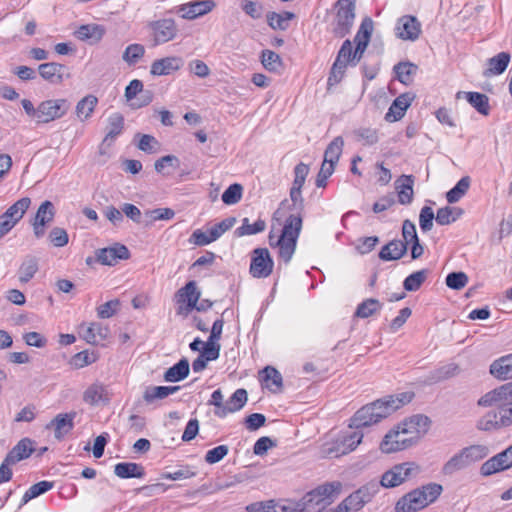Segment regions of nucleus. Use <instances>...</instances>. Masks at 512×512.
<instances>
[{
  "mask_svg": "<svg viewBox=\"0 0 512 512\" xmlns=\"http://www.w3.org/2000/svg\"><path fill=\"white\" fill-rule=\"evenodd\" d=\"M430 419L418 414L391 429L380 443L383 453H394L415 445L428 431Z\"/></svg>",
  "mask_w": 512,
  "mask_h": 512,
  "instance_id": "1",
  "label": "nucleus"
},
{
  "mask_svg": "<svg viewBox=\"0 0 512 512\" xmlns=\"http://www.w3.org/2000/svg\"><path fill=\"white\" fill-rule=\"evenodd\" d=\"M302 229L301 214H291L285 221L281 235L276 237L273 232L269 233V244L271 247H278L279 257L288 263L296 249L297 239Z\"/></svg>",
  "mask_w": 512,
  "mask_h": 512,
  "instance_id": "2",
  "label": "nucleus"
},
{
  "mask_svg": "<svg viewBox=\"0 0 512 512\" xmlns=\"http://www.w3.org/2000/svg\"><path fill=\"white\" fill-rule=\"evenodd\" d=\"M334 491L332 483L320 485L306 493L299 501L287 502V512H322L332 503Z\"/></svg>",
  "mask_w": 512,
  "mask_h": 512,
  "instance_id": "3",
  "label": "nucleus"
},
{
  "mask_svg": "<svg viewBox=\"0 0 512 512\" xmlns=\"http://www.w3.org/2000/svg\"><path fill=\"white\" fill-rule=\"evenodd\" d=\"M442 486L429 483L402 496L395 505L396 512H416L433 503L442 493Z\"/></svg>",
  "mask_w": 512,
  "mask_h": 512,
  "instance_id": "4",
  "label": "nucleus"
},
{
  "mask_svg": "<svg viewBox=\"0 0 512 512\" xmlns=\"http://www.w3.org/2000/svg\"><path fill=\"white\" fill-rule=\"evenodd\" d=\"M478 405L496 407L500 414V424L505 427L512 425V383L504 384L484 394Z\"/></svg>",
  "mask_w": 512,
  "mask_h": 512,
  "instance_id": "5",
  "label": "nucleus"
},
{
  "mask_svg": "<svg viewBox=\"0 0 512 512\" xmlns=\"http://www.w3.org/2000/svg\"><path fill=\"white\" fill-rule=\"evenodd\" d=\"M396 410L397 406L393 405V401L383 404L382 400H377L361 407L351 418L349 427L360 431L361 428L380 422Z\"/></svg>",
  "mask_w": 512,
  "mask_h": 512,
  "instance_id": "6",
  "label": "nucleus"
},
{
  "mask_svg": "<svg viewBox=\"0 0 512 512\" xmlns=\"http://www.w3.org/2000/svg\"><path fill=\"white\" fill-rule=\"evenodd\" d=\"M489 450L484 445H471L461 449L453 455L442 467L444 475L451 476L461 470L466 469L475 462L484 459Z\"/></svg>",
  "mask_w": 512,
  "mask_h": 512,
  "instance_id": "7",
  "label": "nucleus"
},
{
  "mask_svg": "<svg viewBox=\"0 0 512 512\" xmlns=\"http://www.w3.org/2000/svg\"><path fill=\"white\" fill-rule=\"evenodd\" d=\"M419 472L420 467L414 462L396 464L382 475L380 485L384 488H394L415 477Z\"/></svg>",
  "mask_w": 512,
  "mask_h": 512,
  "instance_id": "8",
  "label": "nucleus"
},
{
  "mask_svg": "<svg viewBox=\"0 0 512 512\" xmlns=\"http://www.w3.org/2000/svg\"><path fill=\"white\" fill-rule=\"evenodd\" d=\"M336 7V24L333 33L336 37L343 38L350 32L354 23L355 0H338Z\"/></svg>",
  "mask_w": 512,
  "mask_h": 512,
  "instance_id": "9",
  "label": "nucleus"
},
{
  "mask_svg": "<svg viewBox=\"0 0 512 512\" xmlns=\"http://www.w3.org/2000/svg\"><path fill=\"white\" fill-rule=\"evenodd\" d=\"M352 54V42L347 39L342 43L337 57L331 67L327 82L329 87L338 84L342 80L348 65L354 66Z\"/></svg>",
  "mask_w": 512,
  "mask_h": 512,
  "instance_id": "10",
  "label": "nucleus"
},
{
  "mask_svg": "<svg viewBox=\"0 0 512 512\" xmlns=\"http://www.w3.org/2000/svg\"><path fill=\"white\" fill-rule=\"evenodd\" d=\"M70 109L67 99H49L38 105L37 123H49L64 116Z\"/></svg>",
  "mask_w": 512,
  "mask_h": 512,
  "instance_id": "11",
  "label": "nucleus"
},
{
  "mask_svg": "<svg viewBox=\"0 0 512 512\" xmlns=\"http://www.w3.org/2000/svg\"><path fill=\"white\" fill-rule=\"evenodd\" d=\"M362 438L363 433L361 431H353L352 433L337 439L331 446H325L323 448V453L326 456L334 457L346 455L357 448V446L361 443Z\"/></svg>",
  "mask_w": 512,
  "mask_h": 512,
  "instance_id": "12",
  "label": "nucleus"
},
{
  "mask_svg": "<svg viewBox=\"0 0 512 512\" xmlns=\"http://www.w3.org/2000/svg\"><path fill=\"white\" fill-rule=\"evenodd\" d=\"M274 262L267 248H256L252 252L250 273L255 278H266L271 275Z\"/></svg>",
  "mask_w": 512,
  "mask_h": 512,
  "instance_id": "13",
  "label": "nucleus"
},
{
  "mask_svg": "<svg viewBox=\"0 0 512 512\" xmlns=\"http://www.w3.org/2000/svg\"><path fill=\"white\" fill-rule=\"evenodd\" d=\"M154 45L164 44L173 40L178 33L177 25L172 18H164L149 23Z\"/></svg>",
  "mask_w": 512,
  "mask_h": 512,
  "instance_id": "14",
  "label": "nucleus"
},
{
  "mask_svg": "<svg viewBox=\"0 0 512 512\" xmlns=\"http://www.w3.org/2000/svg\"><path fill=\"white\" fill-rule=\"evenodd\" d=\"M125 98L131 102L132 108L138 109L152 102L153 93L150 90L143 89L142 81L134 79L125 88Z\"/></svg>",
  "mask_w": 512,
  "mask_h": 512,
  "instance_id": "15",
  "label": "nucleus"
},
{
  "mask_svg": "<svg viewBox=\"0 0 512 512\" xmlns=\"http://www.w3.org/2000/svg\"><path fill=\"white\" fill-rule=\"evenodd\" d=\"M510 467H512V445L485 461L481 465L480 472L483 476H490Z\"/></svg>",
  "mask_w": 512,
  "mask_h": 512,
  "instance_id": "16",
  "label": "nucleus"
},
{
  "mask_svg": "<svg viewBox=\"0 0 512 512\" xmlns=\"http://www.w3.org/2000/svg\"><path fill=\"white\" fill-rule=\"evenodd\" d=\"M129 249L120 243H116L111 247L101 248L96 250V261L102 265L113 266L119 260H127L130 258Z\"/></svg>",
  "mask_w": 512,
  "mask_h": 512,
  "instance_id": "17",
  "label": "nucleus"
},
{
  "mask_svg": "<svg viewBox=\"0 0 512 512\" xmlns=\"http://www.w3.org/2000/svg\"><path fill=\"white\" fill-rule=\"evenodd\" d=\"M295 179L290 190V199L293 202V206L297 211L303 207V198L301 195V189L305 183V179L309 173V166L303 162H300L294 169ZM300 214V212H297Z\"/></svg>",
  "mask_w": 512,
  "mask_h": 512,
  "instance_id": "18",
  "label": "nucleus"
},
{
  "mask_svg": "<svg viewBox=\"0 0 512 512\" xmlns=\"http://www.w3.org/2000/svg\"><path fill=\"white\" fill-rule=\"evenodd\" d=\"M82 399L90 406L107 405L111 400V395L105 384L96 381L85 389Z\"/></svg>",
  "mask_w": 512,
  "mask_h": 512,
  "instance_id": "19",
  "label": "nucleus"
},
{
  "mask_svg": "<svg viewBox=\"0 0 512 512\" xmlns=\"http://www.w3.org/2000/svg\"><path fill=\"white\" fill-rule=\"evenodd\" d=\"M396 35L403 40L415 41L421 33V24L415 16H402L396 26Z\"/></svg>",
  "mask_w": 512,
  "mask_h": 512,
  "instance_id": "20",
  "label": "nucleus"
},
{
  "mask_svg": "<svg viewBox=\"0 0 512 512\" xmlns=\"http://www.w3.org/2000/svg\"><path fill=\"white\" fill-rule=\"evenodd\" d=\"M40 76L51 84H60L65 78H69L70 74L65 65L48 62L38 66Z\"/></svg>",
  "mask_w": 512,
  "mask_h": 512,
  "instance_id": "21",
  "label": "nucleus"
},
{
  "mask_svg": "<svg viewBox=\"0 0 512 512\" xmlns=\"http://www.w3.org/2000/svg\"><path fill=\"white\" fill-rule=\"evenodd\" d=\"M214 7L213 0H196L179 6L178 13L183 19L192 20L209 13Z\"/></svg>",
  "mask_w": 512,
  "mask_h": 512,
  "instance_id": "22",
  "label": "nucleus"
},
{
  "mask_svg": "<svg viewBox=\"0 0 512 512\" xmlns=\"http://www.w3.org/2000/svg\"><path fill=\"white\" fill-rule=\"evenodd\" d=\"M200 298V291L197 289L195 281H189L186 285L180 288L176 294L175 299L177 303H186L185 313L187 314L196 307Z\"/></svg>",
  "mask_w": 512,
  "mask_h": 512,
  "instance_id": "23",
  "label": "nucleus"
},
{
  "mask_svg": "<svg viewBox=\"0 0 512 512\" xmlns=\"http://www.w3.org/2000/svg\"><path fill=\"white\" fill-rule=\"evenodd\" d=\"M184 65V61L178 56H169L155 60L150 69V73L154 76L169 75L178 71Z\"/></svg>",
  "mask_w": 512,
  "mask_h": 512,
  "instance_id": "24",
  "label": "nucleus"
},
{
  "mask_svg": "<svg viewBox=\"0 0 512 512\" xmlns=\"http://www.w3.org/2000/svg\"><path fill=\"white\" fill-rule=\"evenodd\" d=\"M247 400V391L243 388L237 389L225 402V408L222 410H214V414L219 418H224L229 413H234L242 409Z\"/></svg>",
  "mask_w": 512,
  "mask_h": 512,
  "instance_id": "25",
  "label": "nucleus"
},
{
  "mask_svg": "<svg viewBox=\"0 0 512 512\" xmlns=\"http://www.w3.org/2000/svg\"><path fill=\"white\" fill-rule=\"evenodd\" d=\"M76 416L75 412L58 414L51 422L47 425V428H54V437L57 440H62L64 435L69 433L73 427V420Z\"/></svg>",
  "mask_w": 512,
  "mask_h": 512,
  "instance_id": "26",
  "label": "nucleus"
},
{
  "mask_svg": "<svg viewBox=\"0 0 512 512\" xmlns=\"http://www.w3.org/2000/svg\"><path fill=\"white\" fill-rule=\"evenodd\" d=\"M412 100L413 97L408 93L398 96L389 107L388 112L385 115V120L388 122L400 120L404 116L405 111L410 106Z\"/></svg>",
  "mask_w": 512,
  "mask_h": 512,
  "instance_id": "27",
  "label": "nucleus"
},
{
  "mask_svg": "<svg viewBox=\"0 0 512 512\" xmlns=\"http://www.w3.org/2000/svg\"><path fill=\"white\" fill-rule=\"evenodd\" d=\"M123 128H124L123 116L118 112L111 114L108 117V123L105 128L106 135L102 141V147L103 146L111 147L115 138L122 133Z\"/></svg>",
  "mask_w": 512,
  "mask_h": 512,
  "instance_id": "28",
  "label": "nucleus"
},
{
  "mask_svg": "<svg viewBox=\"0 0 512 512\" xmlns=\"http://www.w3.org/2000/svg\"><path fill=\"white\" fill-rule=\"evenodd\" d=\"M464 96L468 103L483 116L490 114L489 98L487 95L479 92H458L457 98Z\"/></svg>",
  "mask_w": 512,
  "mask_h": 512,
  "instance_id": "29",
  "label": "nucleus"
},
{
  "mask_svg": "<svg viewBox=\"0 0 512 512\" xmlns=\"http://www.w3.org/2000/svg\"><path fill=\"white\" fill-rule=\"evenodd\" d=\"M34 451L33 441L29 438L21 439L6 455L10 462L15 464L27 459Z\"/></svg>",
  "mask_w": 512,
  "mask_h": 512,
  "instance_id": "30",
  "label": "nucleus"
},
{
  "mask_svg": "<svg viewBox=\"0 0 512 512\" xmlns=\"http://www.w3.org/2000/svg\"><path fill=\"white\" fill-rule=\"evenodd\" d=\"M407 252L406 243L401 240H392L382 247L379 258L384 261L398 260Z\"/></svg>",
  "mask_w": 512,
  "mask_h": 512,
  "instance_id": "31",
  "label": "nucleus"
},
{
  "mask_svg": "<svg viewBox=\"0 0 512 512\" xmlns=\"http://www.w3.org/2000/svg\"><path fill=\"white\" fill-rule=\"evenodd\" d=\"M108 328L103 327L100 323H90L88 326L82 325V337L90 344H97L108 336Z\"/></svg>",
  "mask_w": 512,
  "mask_h": 512,
  "instance_id": "32",
  "label": "nucleus"
},
{
  "mask_svg": "<svg viewBox=\"0 0 512 512\" xmlns=\"http://www.w3.org/2000/svg\"><path fill=\"white\" fill-rule=\"evenodd\" d=\"M510 54L508 52H500L496 56L490 58L488 60V68L483 72L485 77H490L492 75L502 74L509 62H510Z\"/></svg>",
  "mask_w": 512,
  "mask_h": 512,
  "instance_id": "33",
  "label": "nucleus"
},
{
  "mask_svg": "<svg viewBox=\"0 0 512 512\" xmlns=\"http://www.w3.org/2000/svg\"><path fill=\"white\" fill-rule=\"evenodd\" d=\"M189 372V361L187 358H182L179 362L166 370L164 380L167 382H179L185 379L189 375Z\"/></svg>",
  "mask_w": 512,
  "mask_h": 512,
  "instance_id": "34",
  "label": "nucleus"
},
{
  "mask_svg": "<svg viewBox=\"0 0 512 512\" xmlns=\"http://www.w3.org/2000/svg\"><path fill=\"white\" fill-rule=\"evenodd\" d=\"M490 373L503 380L512 378V354L494 361L490 366Z\"/></svg>",
  "mask_w": 512,
  "mask_h": 512,
  "instance_id": "35",
  "label": "nucleus"
},
{
  "mask_svg": "<svg viewBox=\"0 0 512 512\" xmlns=\"http://www.w3.org/2000/svg\"><path fill=\"white\" fill-rule=\"evenodd\" d=\"M105 29L100 25H81L75 32L76 37L82 41L90 40L91 43H98L104 36Z\"/></svg>",
  "mask_w": 512,
  "mask_h": 512,
  "instance_id": "36",
  "label": "nucleus"
},
{
  "mask_svg": "<svg viewBox=\"0 0 512 512\" xmlns=\"http://www.w3.org/2000/svg\"><path fill=\"white\" fill-rule=\"evenodd\" d=\"M114 473L120 478H142L145 471L140 464L122 462L115 465Z\"/></svg>",
  "mask_w": 512,
  "mask_h": 512,
  "instance_id": "37",
  "label": "nucleus"
},
{
  "mask_svg": "<svg viewBox=\"0 0 512 512\" xmlns=\"http://www.w3.org/2000/svg\"><path fill=\"white\" fill-rule=\"evenodd\" d=\"M30 204L31 199L29 197H23L11 205L2 216L15 222L16 225L23 218Z\"/></svg>",
  "mask_w": 512,
  "mask_h": 512,
  "instance_id": "38",
  "label": "nucleus"
},
{
  "mask_svg": "<svg viewBox=\"0 0 512 512\" xmlns=\"http://www.w3.org/2000/svg\"><path fill=\"white\" fill-rule=\"evenodd\" d=\"M98 104L96 96L89 94L83 97L76 105L75 113L80 121L89 119Z\"/></svg>",
  "mask_w": 512,
  "mask_h": 512,
  "instance_id": "39",
  "label": "nucleus"
},
{
  "mask_svg": "<svg viewBox=\"0 0 512 512\" xmlns=\"http://www.w3.org/2000/svg\"><path fill=\"white\" fill-rule=\"evenodd\" d=\"M263 385L272 392H277L282 388V376L278 370L267 366L261 371Z\"/></svg>",
  "mask_w": 512,
  "mask_h": 512,
  "instance_id": "40",
  "label": "nucleus"
},
{
  "mask_svg": "<svg viewBox=\"0 0 512 512\" xmlns=\"http://www.w3.org/2000/svg\"><path fill=\"white\" fill-rule=\"evenodd\" d=\"M462 214V208L446 206L437 210L435 220L439 225H449L460 218Z\"/></svg>",
  "mask_w": 512,
  "mask_h": 512,
  "instance_id": "41",
  "label": "nucleus"
},
{
  "mask_svg": "<svg viewBox=\"0 0 512 512\" xmlns=\"http://www.w3.org/2000/svg\"><path fill=\"white\" fill-rule=\"evenodd\" d=\"M417 70L418 67L411 62H400L394 66L397 79L405 85H409L412 82Z\"/></svg>",
  "mask_w": 512,
  "mask_h": 512,
  "instance_id": "42",
  "label": "nucleus"
},
{
  "mask_svg": "<svg viewBox=\"0 0 512 512\" xmlns=\"http://www.w3.org/2000/svg\"><path fill=\"white\" fill-rule=\"evenodd\" d=\"M54 486V482L51 481H40L34 485H32L23 495L20 507L27 504L32 499L48 492Z\"/></svg>",
  "mask_w": 512,
  "mask_h": 512,
  "instance_id": "43",
  "label": "nucleus"
},
{
  "mask_svg": "<svg viewBox=\"0 0 512 512\" xmlns=\"http://www.w3.org/2000/svg\"><path fill=\"white\" fill-rule=\"evenodd\" d=\"M504 427L500 424L499 410L489 411L482 416L477 422V428L482 431H493Z\"/></svg>",
  "mask_w": 512,
  "mask_h": 512,
  "instance_id": "44",
  "label": "nucleus"
},
{
  "mask_svg": "<svg viewBox=\"0 0 512 512\" xmlns=\"http://www.w3.org/2000/svg\"><path fill=\"white\" fill-rule=\"evenodd\" d=\"M38 271V261L33 256H27L20 265L18 274L19 281L27 283Z\"/></svg>",
  "mask_w": 512,
  "mask_h": 512,
  "instance_id": "45",
  "label": "nucleus"
},
{
  "mask_svg": "<svg viewBox=\"0 0 512 512\" xmlns=\"http://www.w3.org/2000/svg\"><path fill=\"white\" fill-rule=\"evenodd\" d=\"M470 183L471 180L469 176L462 177L457 184L446 193L448 203L458 202L467 193Z\"/></svg>",
  "mask_w": 512,
  "mask_h": 512,
  "instance_id": "46",
  "label": "nucleus"
},
{
  "mask_svg": "<svg viewBox=\"0 0 512 512\" xmlns=\"http://www.w3.org/2000/svg\"><path fill=\"white\" fill-rule=\"evenodd\" d=\"M144 54L145 47L142 44L134 43L125 48L122 59L127 65L134 66L144 56Z\"/></svg>",
  "mask_w": 512,
  "mask_h": 512,
  "instance_id": "47",
  "label": "nucleus"
},
{
  "mask_svg": "<svg viewBox=\"0 0 512 512\" xmlns=\"http://www.w3.org/2000/svg\"><path fill=\"white\" fill-rule=\"evenodd\" d=\"M266 229V222L262 219H258L254 224L249 223L248 218L242 220V225L235 230V234L238 237L245 235H254L261 233Z\"/></svg>",
  "mask_w": 512,
  "mask_h": 512,
  "instance_id": "48",
  "label": "nucleus"
},
{
  "mask_svg": "<svg viewBox=\"0 0 512 512\" xmlns=\"http://www.w3.org/2000/svg\"><path fill=\"white\" fill-rule=\"evenodd\" d=\"M373 32V21L370 17H365L354 37L356 45L364 43L367 47Z\"/></svg>",
  "mask_w": 512,
  "mask_h": 512,
  "instance_id": "49",
  "label": "nucleus"
},
{
  "mask_svg": "<svg viewBox=\"0 0 512 512\" xmlns=\"http://www.w3.org/2000/svg\"><path fill=\"white\" fill-rule=\"evenodd\" d=\"M248 512H287L286 504L279 505L273 500L255 502L246 507Z\"/></svg>",
  "mask_w": 512,
  "mask_h": 512,
  "instance_id": "50",
  "label": "nucleus"
},
{
  "mask_svg": "<svg viewBox=\"0 0 512 512\" xmlns=\"http://www.w3.org/2000/svg\"><path fill=\"white\" fill-rule=\"evenodd\" d=\"M55 216V208L51 201H44L38 208L35 221H38L41 225H47L51 223Z\"/></svg>",
  "mask_w": 512,
  "mask_h": 512,
  "instance_id": "51",
  "label": "nucleus"
},
{
  "mask_svg": "<svg viewBox=\"0 0 512 512\" xmlns=\"http://www.w3.org/2000/svg\"><path fill=\"white\" fill-rule=\"evenodd\" d=\"M457 372L458 367L454 364H449L431 372L427 377V382L430 384L438 383L456 375Z\"/></svg>",
  "mask_w": 512,
  "mask_h": 512,
  "instance_id": "52",
  "label": "nucleus"
},
{
  "mask_svg": "<svg viewBox=\"0 0 512 512\" xmlns=\"http://www.w3.org/2000/svg\"><path fill=\"white\" fill-rule=\"evenodd\" d=\"M382 304L374 298H369L360 303L356 309L355 316L359 318H368L379 311Z\"/></svg>",
  "mask_w": 512,
  "mask_h": 512,
  "instance_id": "53",
  "label": "nucleus"
},
{
  "mask_svg": "<svg viewBox=\"0 0 512 512\" xmlns=\"http://www.w3.org/2000/svg\"><path fill=\"white\" fill-rule=\"evenodd\" d=\"M428 270L423 269L410 274L403 282L406 291H417L427 278Z\"/></svg>",
  "mask_w": 512,
  "mask_h": 512,
  "instance_id": "54",
  "label": "nucleus"
},
{
  "mask_svg": "<svg viewBox=\"0 0 512 512\" xmlns=\"http://www.w3.org/2000/svg\"><path fill=\"white\" fill-rule=\"evenodd\" d=\"M261 62L265 69L277 72L282 67L280 56L272 50H264L261 55Z\"/></svg>",
  "mask_w": 512,
  "mask_h": 512,
  "instance_id": "55",
  "label": "nucleus"
},
{
  "mask_svg": "<svg viewBox=\"0 0 512 512\" xmlns=\"http://www.w3.org/2000/svg\"><path fill=\"white\" fill-rule=\"evenodd\" d=\"M243 194V187L241 184L234 183L230 185L222 194V201L226 205H234L238 203Z\"/></svg>",
  "mask_w": 512,
  "mask_h": 512,
  "instance_id": "56",
  "label": "nucleus"
},
{
  "mask_svg": "<svg viewBox=\"0 0 512 512\" xmlns=\"http://www.w3.org/2000/svg\"><path fill=\"white\" fill-rule=\"evenodd\" d=\"M180 162H155V170L167 176H183L185 173L180 169Z\"/></svg>",
  "mask_w": 512,
  "mask_h": 512,
  "instance_id": "57",
  "label": "nucleus"
},
{
  "mask_svg": "<svg viewBox=\"0 0 512 512\" xmlns=\"http://www.w3.org/2000/svg\"><path fill=\"white\" fill-rule=\"evenodd\" d=\"M139 141L137 147L149 154L156 153L159 150L160 144L158 140L148 134L138 135Z\"/></svg>",
  "mask_w": 512,
  "mask_h": 512,
  "instance_id": "58",
  "label": "nucleus"
},
{
  "mask_svg": "<svg viewBox=\"0 0 512 512\" xmlns=\"http://www.w3.org/2000/svg\"><path fill=\"white\" fill-rule=\"evenodd\" d=\"M446 285L453 290H460L468 283V276L464 272H451L446 277Z\"/></svg>",
  "mask_w": 512,
  "mask_h": 512,
  "instance_id": "59",
  "label": "nucleus"
},
{
  "mask_svg": "<svg viewBox=\"0 0 512 512\" xmlns=\"http://www.w3.org/2000/svg\"><path fill=\"white\" fill-rule=\"evenodd\" d=\"M354 137L363 145H372L378 141V134L372 128H360L354 131Z\"/></svg>",
  "mask_w": 512,
  "mask_h": 512,
  "instance_id": "60",
  "label": "nucleus"
},
{
  "mask_svg": "<svg viewBox=\"0 0 512 512\" xmlns=\"http://www.w3.org/2000/svg\"><path fill=\"white\" fill-rule=\"evenodd\" d=\"M168 397L165 392L164 386H148L144 393L143 399L147 404H151L156 400H162Z\"/></svg>",
  "mask_w": 512,
  "mask_h": 512,
  "instance_id": "61",
  "label": "nucleus"
},
{
  "mask_svg": "<svg viewBox=\"0 0 512 512\" xmlns=\"http://www.w3.org/2000/svg\"><path fill=\"white\" fill-rule=\"evenodd\" d=\"M436 216L431 207L424 206L419 215V225L422 231H430L433 227V220Z\"/></svg>",
  "mask_w": 512,
  "mask_h": 512,
  "instance_id": "62",
  "label": "nucleus"
},
{
  "mask_svg": "<svg viewBox=\"0 0 512 512\" xmlns=\"http://www.w3.org/2000/svg\"><path fill=\"white\" fill-rule=\"evenodd\" d=\"M342 148V138H335L326 148L323 160H339V157L342 153Z\"/></svg>",
  "mask_w": 512,
  "mask_h": 512,
  "instance_id": "63",
  "label": "nucleus"
},
{
  "mask_svg": "<svg viewBox=\"0 0 512 512\" xmlns=\"http://www.w3.org/2000/svg\"><path fill=\"white\" fill-rule=\"evenodd\" d=\"M221 345L218 342L209 341L205 342L202 347L201 355L203 358H206L208 361H213L218 359L220 355Z\"/></svg>",
  "mask_w": 512,
  "mask_h": 512,
  "instance_id": "64",
  "label": "nucleus"
}]
</instances>
